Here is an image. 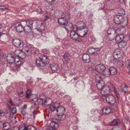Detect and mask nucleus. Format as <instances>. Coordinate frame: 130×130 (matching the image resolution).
<instances>
[{"mask_svg": "<svg viewBox=\"0 0 130 130\" xmlns=\"http://www.w3.org/2000/svg\"><path fill=\"white\" fill-rule=\"evenodd\" d=\"M18 43V45L17 46V47L18 48L20 47L21 48L19 49L17 48V53H18L19 54L17 55V57L21 58L22 59H24L26 56V54L25 52L28 53V54H31L32 52H33L32 50V48L30 47H25L22 49V47L23 46V44L22 41L20 39H17V43Z\"/></svg>", "mask_w": 130, "mask_h": 130, "instance_id": "obj_1", "label": "nucleus"}, {"mask_svg": "<svg viewBox=\"0 0 130 130\" xmlns=\"http://www.w3.org/2000/svg\"><path fill=\"white\" fill-rule=\"evenodd\" d=\"M124 53L121 50H117L113 52V57L111 56L109 58L110 62L111 64H116L123 58Z\"/></svg>", "mask_w": 130, "mask_h": 130, "instance_id": "obj_2", "label": "nucleus"}, {"mask_svg": "<svg viewBox=\"0 0 130 130\" xmlns=\"http://www.w3.org/2000/svg\"><path fill=\"white\" fill-rule=\"evenodd\" d=\"M77 25L80 26H78L77 29L80 33L79 36L82 37H85L86 36L88 32L87 28L86 27L85 24L83 22H79L77 23Z\"/></svg>", "mask_w": 130, "mask_h": 130, "instance_id": "obj_3", "label": "nucleus"}, {"mask_svg": "<svg viewBox=\"0 0 130 130\" xmlns=\"http://www.w3.org/2000/svg\"><path fill=\"white\" fill-rule=\"evenodd\" d=\"M49 62V59L47 56L43 54L41 55L40 58V59L36 60V63L37 66L43 67L45 65L48 64Z\"/></svg>", "mask_w": 130, "mask_h": 130, "instance_id": "obj_4", "label": "nucleus"}, {"mask_svg": "<svg viewBox=\"0 0 130 130\" xmlns=\"http://www.w3.org/2000/svg\"><path fill=\"white\" fill-rule=\"evenodd\" d=\"M56 113L58 115V119L59 120L62 121L64 120L66 116L64 115L65 109L64 107L60 106L56 109Z\"/></svg>", "mask_w": 130, "mask_h": 130, "instance_id": "obj_5", "label": "nucleus"}, {"mask_svg": "<svg viewBox=\"0 0 130 130\" xmlns=\"http://www.w3.org/2000/svg\"><path fill=\"white\" fill-rule=\"evenodd\" d=\"M60 13L61 15H60L61 16L58 18V22L60 25L62 26H67L68 22L66 18H65V15L63 13L61 12H60Z\"/></svg>", "mask_w": 130, "mask_h": 130, "instance_id": "obj_6", "label": "nucleus"}, {"mask_svg": "<svg viewBox=\"0 0 130 130\" xmlns=\"http://www.w3.org/2000/svg\"><path fill=\"white\" fill-rule=\"evenodd\" d=\"M77 30H75L71 31L70 37L73 40L77 41H80L81 39L80 38L79 35L77 32Z\"/></svg>", "mask_w": 130, "mask_h": 130, "instance_id": "obj_7", "label": "nucleus"}, {"mask_svg": "<svg viewBox=\"0 0 130 130\" xmlns=\"http://www.w3.org/2000/svg\"><path fill=\"white\" fill-rule=\"evenodd\" d=\"M114 20L116 24H122L124 22V20L123 15H116L114 17Z\"/></svg>", "mask_w": 130, "mask_h": 130, "instance_id": "obj_8", "label": "nucleus"}, {"mask_svg": "<svg viewBox=\"0 0 130 130\" xmlns=\"http://www.w3.org/2000/svg\"><path fill=\"white\" fill-rule=\"evenodd\" d=\"M106 100L107 103L109 104H112L115 102V99L113 95H109L106 96Z\"/></svg>", "mask_w": 130, "mask_h": 130, "instance_id": "obj_9", "label": "nucleus"}, {"mask_svg": "<svg viewBox=\"0 0 130 130\" xmlns=\"http://www.w3.org/2000/svg\"><path fill=\"white\" fill-rule=\"evenodd\" d=\"M44 28L42 29H40V30L37 28L36 29V30L35 32H33V33L31 32V34H32L34 37L37 39H38L42 36V30H44Z\"/></svg>", "mask_w": 130, "mask_h": 130, "instance_id": "obj_10", "label": "nucleus"}, {"mask_svg": "<svg viewBox=\"0 0 130 130\" xmlns=\"http://www.w3.org/2000/svg\"><path fill=\"white\" fill-rule=\"evenodd\" d=\"M59 124L54 121H51L50 124V127L46 130H56V129L58 127Z\"/></svg>", "mask_w": 130, "mask_h": 130, "instance_id": "obj_11", "label": "nucleus"}, {"mask_svg": "<svg viewBox=\"0 0 130 130\" xmlns=\"http://www.w3.org/2000/svg\"><path fill=\"white\" fill-rule=\"evenodd\" d=\"M66 26V27L64 26L63 27L67 31L70 30L71 31L75 30H77L78 28V26L77 27L76 26H73L72 23H70L68 26L67 25Z\"/></svg>", "mask_w": 130, "mask_h": 130, "instance_id": "obj_12", "label": "nucleus"}, {"mask_svg": "<svg viewBox=\"0 0 130 130\" xmlns=\"http://www.w3.org/2000/svg\"><path fill=\"white\" fill-rule=\"evenodd\" d=\"M124 36L122 34H118L117 35L115 38L116 42L121 44L122 41L124 39Z\"/></svg>", "mask_w": 130, "mask_h": 130, "instance_id": "obj_13", "label": "nucleus"}, {"mask_svg": "<svg viewBox=\"0 0 130 130\" xmlns=\"http://www.w3.org/2000/svg\"><path fill=\"white\" fill-rule=\"evenodd\" d=\"M105 69L106 67L102 64L97 65L95 67L96 70L99 72H103Z\"/></svg>", "mask_w": 130, "mask_h": 130, "instance_id": "obj_14", "label": "nucleus"}, {"mask_svg": "<svg viewBox=\"0 0 130 130\" xmlns=\"http://www.w3.org/2000/svg\"><path fill=\"white\" fill-rule=\"evenodd\" d=\"M24 31V27L21 23H17V31L19 32H21Z\"/></svg>", "mask_w": 130, "mask_h": 130, "instance_id": "obj_15", "label": "nucleus"}, {"mask_svg": "<svg viewBox=\"0 0 130 130\" xmlns=\"http://www.w3.org/2000/svg\"><path fill=\"white\" fill-rule=\"evenodd\" d=\"M19 130H36L33 126L30 125L27 127H22L19 128Z\"/></svg>", "mask_w": 130, "mask_h": 130, "instance_id": "obj_16", "label": "nucleus"}, {"mask_svg": "<svg viewBox=\"0 0 130 130\" xmlns=\"http://www.w3.org/2000/svg\"><path fill=\"white\" fill-rule=\"evenodd\" d=\"M120 30V28L118 29L116 31L113 28H110L107 31V34L108 36L110 35L111 34H113L114 33H118Z\"/></svg>", "mask_w": 130, "mask_h": 130, "instance_id": "obj_17", "label": "nucleus"}, {"mask_svg": "<svg viewBox=\"0 0 130 130\" xmlns=\"http://www.w3.org/2000/svg\"><path fill=\"white\" fill-rule=\"evenodd\" d=\"M90 58L89 55L87 54H83L82 56L84 61L86 63H88L90 61Z\"/></svg>", "mask_w": 130, "mask_h": 130, "instance_id": "obj_18", "label": "nucleus"}, {"mask_svg": "<svg viewBox=\"0 0 130 130\" xmlns=\"http://www.w3.org/2000/svg\"><path fill=\"white\" fill-rule=\"evenodd\" d=\"M102 111L104 115H108L109 114L111 111V110L109 108H103L102 109Z\"/></svg>", "mask_w": 130, "mask_h": 130, "instance_id": "obj_19", "label": "nucleus"}, {"mask_svg": "<svg viewBox=\"0 0 130 130\" xmlns=\"http://www.w3.org/2000/svg\"><path fill=\"white\" fill-rule=\"evenodd\" d=\"M15 58L13 56H8L7 57V60L9 63H11L15 61Z\"/></svg>", "mask_w": 130, "mask_h": 130, "instance_id": "obj_20", "label": "nucleus"}, {"mask_svg": "<svg viewBox=\"0 0 130 130\" xmlns=\"http://www.w3.org/2000/svg\"><path fill=\"white\" fill-rule=\"evenodd\" d=\"M108 72L109 71L110 74L112 75L116 74L117 73L116 69L114 67H111L109 70H107Z\"/></svg>", "mask_w": 130, "mask_h": 130, "instance_id": "obj_21", "label": "nucleus"}, {"mask_svg": "<svg viewBox=\"0 0 130 130\" xmlns=\"http://www.w3.org/2000/svg\"><path fill=\"white\" fill-rule=\"evenodd\" d=\"M50 68L53 71H56L59 69V68L58 65L53 64L51 65Z\"/></svg>", "mask_w": 130, "mask_h": 130, "instance_id": "obj_22", "label": "nucleus"}, {"mask_svg": "<svg viewBox=\"0 0 130 130\" xmlns=\"http://www.w3.org/2000/svg\"><path fill=\"white\" fill-rule=\"evenodd\" d=\"M24 31L26 32H29L31 30V26L27 24L24 27Z\"/></svg>", "mask_w": 130, "mask_h": 130, "instance_id": "obj_23", "label": "nucleus"}, {"mask_svg": "<svg viewBox=\"0 0 130 130\" xmlns=\"http://www.w3.org/2000/svg\"><path fill=\"white\" fill-rule=\"evenodd\" d=\"M69 55L68 53H65L63 56V58L66 62H68L70 60Z\"/></svg>", "mask_w": 130, "mask_h": 130, "instance_id": "obj_24", "label": "nucleus"}, {"mask_svg": "<svg viewBox=\"0 0 130 130\" xmlns=\"http://www.w3.org/2000/svg\"><path fill=\"white\" fill-rule=\"evenodd\" d=\"M3 129L6 130L10 128L9 124L8 123H5L3 124Z\"/></svg>", "mask_w": 130, "mask_h": 130, "instance_id": "obj_25", "label": "nucleus"}, {"mask_svg": "<svg viewBox=\"0 0 130 130\" xmlns=\"http://www.w3.org/2000/svg\"><path fill=\"white\" fill-rule=\"evenodd\" d=\"M31 90H27L26 91L25 96L26 98L27 99H28L30 98L32 94L31 93Z\"/></svg>", "mask_w": 130, "mask_h": 130, "instance_id": "obj_26", "label": "nucleus"}, {"mask_svg": "<svg viewBox=\"0 0 130 130\" xmlns=\"http://www.w3.org/2000/svg\"><path fill=\"white\" fill-rule=\"evenodd\" d=\"M120 122L118 119H114L113 121L110 123L111 125H118Z\"/></svg>", "mask_w": 130, "mask_h": 130, "instance_id": "obj_27", "label": "nucleus"}, {"mask_svg": "<svg viewBox=\"0 0 130 130\" xmlns=\"http://www.w3.org/2000/svg\"><path fill=\"white\" fill-rule=\"evenodd\" d=\"M100 92L101 94L103 96L108 94L109 92V90H100Z\"/></svg>", "mask_w": 130, "mask_h": 130, "instance_id": "obj_28", "label": "nucleus"}, {"mask_svg": "<svg viewBox=\"0 0 130 130\" xmlns=\"http://www.w3.org/2000/svg\"><path fill=\"white\" fill-rule=\"evenodd\" d=\"M34 80L32 77H30L29 79H27V83L29 85H32L34 82Z\"/></svg>", "mask_w": 130, "mask_h": 130, "instance_id": "obj_29", "label": "nucleus"}, {"mask_svg": "<svg viewBox=\"0 0 130 130\" xmlns=\"http://www.w3.org/2000/svg\"><path fill=\"white\" fill-rule=\"evenodd\" d=\"M56 107L54 104H53L50 106L49 108L50 110L52 112H53L56 109Z\"/></svg>", "mask_w": 130, "mask_h": 130, "instance_id": "obj_30", "label": "nucleus"}, {"mask_svg": "<svg viewBox=\"0 0 130 130\" xmlns=\"http://www.w3.org/2000/svg\"><path fill=\"white\" fill-rule=\"evenodd\" d=\"M125 14V12L124 10L123 9H120L118 11V13L117 15H123Z\"/></svg>", "mask_w": 130, "mask_h": 130, "instance_id": "obj_31", "label": "nucleus"}, {"mask_svg": "<svg viewBox=\"0 0 130 130\" xmlns=\"http://www.w3.org/2000/svg\"><path fill=\"white\" fill-rule=\"evenodd\" d=\"M26 23L27 25H29L30 26H32L33 23V22L31 20L28 21H27Z\"/></svg>", "mask_w": 130, "mask_h": 130, "instance_id": "obj_32", "label": "nucleus"}, {"mask_svg": "<svg viewBox=\"0 0 130 130\" xmlns=\"http://www.w3.org/2000/svg\"><path fill=\"white\" fill-rule=\"evenodd\" d=\"M40 99L42 101L43 104H44L45 103H47V102H48L46 98L43 99L42 98H40Z\"/></svg>", "mask_w": 130, "mask_h": 130, "instance_id": "obj_33", "label": "nucleus"}, {"mask_svg": "<svg viewBox=\"0 0 130 130\" xmlns=\"http://www.w3.org/2000/svg\"><path fill=\"white\" fill-rule=\"evenodd\" d=\"M8 102L12 106H14L15 105V103L12 101L11 98L9 99Z\"/></svg>", "mask_w": 130, "mask_h": 130, "instance_id": "obj_34", "label": "nucleus"}, {"mask_svg": "<svg viewBox=\"0 0 130 130\" xmlns=\"http://www.w3.org/2000/svg\"><path fill=\"white\" fill-rule=\"evenodd\" d=\"M18 94L20 97H22L24 95V93L21 91L20 93H18Z\"/></svg>", "mask_w": 130, "mask_h": 130, "instance_id": "obj_35", "label": "nucleus"}, {"mask_svg": "<svg viewBox=\"0 0 130 130\" xmlns=\"http://www.w3.org/2000/svg\"><path fill=\"white\" fill-rule=\"evenodd\" d=\"M113 92V91H112ZM113 91L114 93L116 94V96L118 98L119 95V93L117 91V90H113Z\"/></svg>", "mask_w": 130, "mask_h": 130, "instance_id": "obj_36", "label": "nucleus"}, {"mask_svg": "<svg viewBox=\"0 0 130 130\" xmlns=\"http://www.w3.org/2000/svg\"><path fill=\"white\" fill-rule=\"evenodd\" d=\"M12 112L13 114H15L16 112V109L15 108H14L12 109Z\"/></svg>", "mask_w": 130, "mask_h": 130, "instance_id": "obj_37", "label": "nucleus"}, {"mask_svg": "<svg viewBox=\"0 0 130 130\" xmlns=\"http://www.w3.org/2000/svg\"><path fill=\"white\" fill-rule=\"evenodd\" d=\"M19 63L21 64V62H20V60H19L17 61V68L20 67L21 66V64H20Z\"/></svg>", "mask_w": 130, "mask_h": 130, "instance_id": "obj_38", "label": "nucleus"}, {"mask_svg": "<svg viewBox=\"0 0 130 130\" xmlns=\"http://www.w3.org/2000/svg\"><path fill=\"white\" fill-rule=\"evenodd\" d=\"M69 41L68 40H63L62 41V43L64 44H67L69 43Z\"/></svg>", "mask_w": 130, "mask_h": 130, "instance_id": "obj_39", "label": "nucleus"}, {"mask_svg": "<svg viewBox=\"0 0 130 130\" xmlns=\"http://www.w3.org/2000/svg\"><path fill=\"white\" fill-rule=\"evenodd\" d=\"M6 115L7 117H9L11 116V113L9 111H7L6 113Z\"/></svg>", "mask_w": 130, "mask_h": 130, "instance_id": "obj_40", "label": "nucleus"}, {"mask_svg": "<svg viewBox=\"0 0 130 130\" xmlns=\"http://www.w3.org/2000/svg\"><path fill=\"white\" fill-rule=\"evenodd\" d=\"M5 115V113L3 111L0 110V116H3Z\"/></svg>", "mask_w": 130, "mask_h": 130, "instance_id": "obj_41", "label": "nucleus"}, {"mask_svg": "<svg viewBox=\"0 0 130 130\" xmlns=\"http://www.w3.org/2000/svg\"><path fill=\"white\" fill-rule=\"evenodd\" d=\"M93 48L95 50V51H97V53H98L99 52V51L100 50V48Z\"/></svg>", "mask_w": 130, "mask_h": 130, "instance_id": "obj_42", "label": "nucleus"}, {"mask_svg": "<svg viewBox=\"0 0 130 130\" xmlns=\"http://www.w3.org/2000/svg\"><path fill=\"white\" fill-rule=\"evenodd\" d=\"M12 44L15 46H16V44L15 41V40L14 39H12Z\"/></svg>", "mask_w": 130, "mask_h": 130, "instance_id": "obj_43", "label": "nucleus"}, {"mask_svg": "<svg viewBox=\"0 0 130 130\" xmlns=\"http://www.w3.org/2000/svg\"><path fill=\"white\" fill-rule=\"evenodd\" d=\"M57 48L56 47H55L53 48V51H54V52H56L58 51V47H57Z\"/></svg>", "mask_w": 130, "mask_h": 130, "instance_id": "obj_44", "label": "nucleus"}, {"mask_svg": "<svg viewBox=\"0 0 130 130\" xmlns=\"http://www.w3.org/2000/svg\"><path fill=\"white\" fill-rule=\"evenodd\" d=\"M19 102L18 103V104H17V105L19 106L20 105H21L22 103V101L20 100V99H19Z\"/></svg>", "mask_w": 130, "mask_h": 130, "instance_id": "obj_45", "label": "nucleus"}, {"mask_svg": "<svg viewBox=\"0 0 130 130\" xmlns=\"http://www.w3.org/2000/svg\"><path fill=\"white\" fill-rule=\"evenodd\" d=\"M5 8V6L2 5H0V9H2L3 11H4Z\"/></svg>", "mask_w": 130, "mask_h": 130, "instance_id": "obj_46", "label": "nucleus"}, {"mask_svg": "<svg viewBox=\"0 0 130 130\" xmlns=\"http://www.w3.org/2000/svg\"><path fill=\"white\" fill-rule=\"evenodd\" d=\"M103 74L106 77L109 76V74L108 73H103Z\"/></svg>", "mask_w": 130, "mask_h": 130, "instance_id": "obj_47", "label": "nucleus"}, {"mask_svg": "<svg viewBox=\"0 0 130 130\" xmlns=\"http://www.w3.org/2000/svg\"><path fill=\"white\" fill-rule=\"evenodd\" d=\"M120 91L121 92V93H124L127 91V90H120Z\"/></svg>", "mask_w": 130, "mask_h": 130, "instance_id": "obj_48", "label": "nucleus"}, {"mask_svg": "<svg viewBox=\"0 0 130 130\" xmlns=\"http://www.w3.org/2000/svg\"><path fill=\"white\" fill-rule=\"evenodd\" d=\"M55 0H52L51 2L49 3V4L51 5H52L54 3Z\"/></svg>", "mask_w": 130, "mask_h": 130, "instance_id": "obj_49", "label": "nucleus"}, {"mask_svg": "<svg viewBox=\"0 0 130 130\" xmlns=\"http://www.w3.org/2000/svg\"><path fill=\"white\" fill-rule=\"evenodd\" d=\"M64 99L66 98L68 100H69L70 99V96L68 95L64 96Z\"/></svg>", "mask_w": 130, "mask_h": 130, "instance_id": "obj_50", "label": "nucleus"}, {"mask_svg": "<svg viewBox=\"0 0 130 130\" xmlns=\"http://www.w3.org/2000/svg\"><path fill=\"white\" fill-rule=\"evenodd\" d=\"M12 118L14 120V121L15 122H16V117L15 116H14L13 115L12 116Z\"/></svg>", "mask_w": 130, "mask_h": 130, "instance_id": "obj_51", "label": "nucleus"}, {"mask_svg": "<svg viewBox=\"0 0 130 130\" xmlns=\"http://www.w3.org/2000/svg\"><path fill=\"white\" fill-rule=\"evenodd\" d=\"M120 0H112V1L113 2L117 3L119 2Z\"/></svg>", "mask_w": 130, "mask_h": 130, "instance_id": "obj_52", "label": "nucleus"}, {"mask_svg": "<svg viewBox=\"0 0 130 130\" xmlns=\"http://www.w3.org/2000/svg\"><path fill=\"white\" fill-rule=\"evenodd\" d=\"M123 86V87L121 89H129V87L127 86H126L125 85H124Z\"/></svg>", "mask_w": 130, "mask_h": 130, "instance_id": "obj_53", "label": "nucleus"}, {"mask_svg": "<svg viewBox=\"0 0 130 130\" xmlns=\"http://www.w3.org/2000/svg\"><path fill=\"white\" fill-rule=\"evenodd\" d=\"M7 107H8V109L10 110L11 109V107L10 105L7 104Z\"/></svg>", "mask_w": 130, "mask_h": 130, "instance_id": "obj_54", "label": "nucleus"}, {"mask_svg": "<svg viewBox=\"0 0 130 130\" xmlns=\"http://www.w3.org/2000/svg\"><path fill=\"white\" fill-rule=\"evenodd\" d=\"M38 86H41V87H42L44 86V84H43V83L42 82L41 84H39L38 85Z\"/></svg>", "mask_w": 130, "mask_h": 130, "instance_id": "obj_55", "label": "nucleus"}, {"mask_svg": "<svg viewBox=\"0 0 130 130\" xmlns=\"http://www.w3.org/2000/svg\"><path fill=\"white\" fill-rule=\"evenodd\" d=\"M128 67L130 69V61L128 63ZM129 71L130 72V69H129Z\"/></svg>", "mask_w": 130, "mask_h": 130, "instance_id": "obj_56", "label": "nucleus"}, {"mask_svg": "<svg viewBox=\"0 0 130 130\" xmlns=\"http://www.w3.org/2000/svg\"><path fill=\"white\" fill-rule=\"evenodd\" d=\"M27 107V105H25L24 106V107H23V108H25Z\"/></svg>", "mask_w": 130, "mask_h": 130, "instance_id": "obj_57", "label": "nucleus"}, {"mask_svg": "<svg viewBox=\"0 0 130 130\" xmlns=\"http://www.w3.org/2000/svg\"><path fill=\"white\" fill-rule=\"evenodd\" d=\"M93 90H89L88 91L89 93H91V92Z\"/></svg>", "mask_w": 130, "mask_h": 130, "instance_id": "obj_58", "label": "nucleus"}, {"mask_svg": "<svg viewBox=\"0 0 130 130\" xmlns=\"http://www.w3.org/2000/svg\"><path fill=\"white\" fill-rule=\"evenodd\" d=\"M39 83H40V82H38L36 83V84H35V85H36V86H37V85H38V84Z\"/></svg>", "mask_w": 130, "mask_h": 130, "instance_id": "obj_59", "label": "nucleus"}, {"mask_svg": "<svg viewBox=\"0 0 130 130\" xmlns=\"http://www.w3.org/2000/svg\"><path fill=\"white\" fill-rule=\"evenodd\" d=\"M2 25L1 24H0V29L2 28Z\"/></svg>", "mask_w": 130, "mask_h": 130, "instance_id": "obj_60", "label": "nucleus"}, {"mask_svg": "<svg viewBox=\"0 0 130 130\" xmlns=\"http://www.w3.org/2000/svg\"><path fill=\"white\" fill-rule=\"evenodd\" d=\"M6 9L7 11L8 10H9V9L8 8H6V7H5V8L4 9Z\"/></svg>", "mask_w": 130, "mask_h": 130, "instance_id": "obj_61", "label": "nucleus"}, {"mask_svg": "<svg viewBox=\"0 0 130 130\" xmlns=\"http://www.w3.org/2000/svg\"><path fill=\"white\" fill-rule=\"evenodd\" d=\"M6 130H12V129H11L10 128H9V129H8Z\"/></svg>", "mask_w": 130, "mask_h": 130, "instance_id": "obj_62", "label": "nucleus"}, {"mask_svg": "<svg viewBox=\"0 0 130 130\" xmlns=\"http://www.w3.org/2000/svg\"><path fill=\"white\" fill-rule=\"evenodd\" d=\"M33 116H34V118H35V114H34V115H33Z\"/></svg>", "mask_w": 130, "mask_h": 130, "instance_id": "obj_63", "label": "nucleus"}, {"mask_svg": "<svg viewBox=\"0 0 130 130\" xmlns=\"http://www.w3.org/2000/svg\"><path fill=\"white\" fill-rule=\"evenodd\" d=\"M35 111H34L33 112V115H34V114H35Z\"/></svg>", "mask_w": 130, "mask_h": 130, "instance_id": "obj_64", "label": "nucleus"}]
</instances>
